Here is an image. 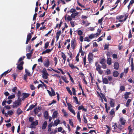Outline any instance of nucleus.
<instances>
[{"label":"nucleus","instance_id":"obj_33","mask_svg":"<svg viewBox=\"0 0 134 134\" xmlns=\"http://www.w3.org/2000/svg\"><path fill=\"white\" fill-rule=\"evenodd\" d=\"M125 90V88L124 86H121L120 87V90L121 91V92L124 91Z\"/></svg>","mask_w":134,"mask_h":134},{"label":"nucleus","instance_id":"obj_24","mask_svg":"<svg viewBox=\"0 0 134 134\" xmlns=\"http://www.w3.org/2000/svg\"><path fill=\"white\" fill-rule=\"evenodd\" d=\"M15 95L13 94L10 95L8 97V99H9L11 100L12 99L15 98Z\"/></svg>","mask_w":134,"mask_h":134},{"label":"nucleus","instance_id":"obj_38","mask_svg":"<svg viewBox=\"0 0 134 134\" xmlns=\"http://www.w3.org/2000/svg\"><path fill=\"white\" fill-rule=\"evenodd\" d=\"M31 53H27L26 54V55L27 58L28 59H30L32 56Z\"/></svg>","mask_w":134,"mask_h":134},{"label":"nucleus","instance_id":"obj_50","mask_svg":"<svg viewBox=\"0 0 134 134\" xmlns=\"http://www.w3.org/2000/svg\"><path fill=\"white\" fill-rule=\"evenodd\" d=\"M114 113L115 112L114 110L113 109L111 110L109 112L110 115L111 116L113 115Z\"/></svg>","mask_w":134,"mask_h":134},{"label":"nucleus","instance_id":"obj_37","mask_svg":"<svg viewBox=\"0 0 134 134\" xmlns=\"http://www.w3.org/2000/svg\"><path fill=\"white\" fill-rule=\"evenodd\" d=\"M51 91L52 92V95L51 96H54L55 95V92L54 91V90L53 89L52 87L51 88Z\"/></svg>","mask_w":134,"mask_h":134},{"label":"nucleus","instance_id":"obj_58","mask_svg":"<svg viewBox=\"0 0 134 134\" xmlns=\"http://www.w3.org/2000/svg\"><path fill=\"white\" fill-rule=\"evenodd\" d=\"M95 37V35L94 34H91L88 37L90 39H91L93 38H94Z\"/></svg>","mask_w":134,"mask_h":134},{"label":"nucleus","instance_id":"obj_4","mask_svg":"<svg viewBox=\"0 0 134 134\" xmlns=\"http://www.w3.org/2000/svg\"><path fill=\"white\" fill-rule=\"evenodd\" d=\"M76 42V41L75 39H72L71 41V47L73 49L75 48L76 47L75 44Z\"/></svg>","mask_w":134,"mask_h":134},{"label":"nucleus","instance_id":"obj_57","mask_svg":"<svg viewBox=\"0 0 134 134\" xmlns=\"http://www.w3.org/2000/svg\"><path fill=\"white\" fill-rule=\"evenodd\" d=\"M102 67L104 69H105L107 68V65L105 63L101 64Z\"/></svg>","mask_w":134,"mask_h":134},{"label":"nucleus","instance_id":"obj_63","mask_svg":"<svg viewBox=\"0 0 134 134\" xmlns=\"http://www.w3.org/2000/svg\"><path fill=\"white\" fill-rule=\"evenodd\" d=\"M34 111L35 114L37 115L38 114V112L39 111L37 108H35L34 109Z\"/></svg>","mask_w":134,"mask_h":134},{"label":"nucleus","instance_id":"obj_45","mask_svg":"<svg viewBox=\"0 0 134 134\" xmlns=\"http://www.w3.org/2000/svg\"><path fill=\"white\" fill-rule=\"evenodd\" d=\"M37 103H36L35 105L34 104H32L30 105L29 107V109L31 110H32L37 105Z\"/></svg>","mask_w":134,"mask_h":134},{"label":"nucleus","instance_id":"obj_60","mask_svg":"<svg viewBox=\"0 0 134 134\" xmlns=\"http://www.w3.org/2000/svg\"><path fill=\"white\" fill-rule=\"evenodd\" d=\"M76 12V10L74 8L71 9L69 11L70 12L72 13H75Z\"/></svg>","mask_w":134,"mask_h":134},{"label":"nucleus","instance_id":"obj_12","mask_svg":"<svg viewBox=\"0 0 134 134\" xmlns=\"http://www.w3.org/2000/svg\"><path fill=\"white\" fill-rule=\"evenodd\" d=\"M47 122L46 121H45L44 122L42 127V130H44L47 127Z\"/></svg>","mask_w":134,"mask_h":134},{"label":"nucleus","instance_id":"obj_29","mask_svg":"<svg viewBox=\"0 0 134 134\" xmlns=\"http://www.w3.org/2000/svg\"><path fill=\"white\" fill-rule=\"evenodd\" d=\"M105 73L107 75L110 74L111 73V71L109 69H107L105 72Z\"/></svg>","mask_w":134,"mask_h":134},{"label":"nucleus","instance_id":"obj_35","mask_svg":"<svg viewBox=\"0 0 134 134\" xmlns=\"http://www.w3.org/2000/svg\"><path fill=\"white\" fill-rule=\"evenodd\" d=\"M49 42L47 41L46 42L44 46V47L45 49H47V48L49 46Z\"/></svg>","mask_w":134,"mask_h":134},{"label":"nucleus","instance_id":"obj_34","mask_svg":"<svg viewBox=\"0 0 134 134\" xmlns=\"http://www.w3.org/2000/svg\"><path fill=\"white\" fill-rule=\"evenodd\" d=\"M25 74H26L27 75L29 76H31V74L29 70L26 69H25Z\"/></svg>","mask_w":134,"mask_h":134},{"label":"nucleus","instance_id":"obj_31","mask_svg":"<svg viewBox=\"0 0 134 134\" xmlns=\"http://www.w3.org/2000/svg\"><path fill=\"white\" fill-rule=\"evenodd\" d=\"M53 49V48L51 49H47L44 51L46 53H48L51 52Z\"/></svg>","mask_w":134,"mask_h":134},{"label":"nucleus","instance_id":"obj_18","mask_svg":"<svg viewBox=\"0 0 134 134\" xmlns=\"http://www.w3.org/2000/svg\"><path fill=\"white\" fill-rule=\"evenodd\" d=\"M119 73L117 71H114L113 72V75L114 77H117Z\"/></svg>","mask_w":134,"mask_h":134},{"label":"nucleus","instance_id":"obj_7","mask_svg":"<svg viewBox=\"0 0 134 134\" xmlns=\"http://www.w3.org/2000/svg\"><path fill=\"white\" fill-rule=\"evenodd\" d=\"M78 109L79 110H83L85 112H86L87 111V109L84 108L83 106L82 105L79 106L78 108Z\"/></svg>","mask_w":134,"mask_h":134},{"label":"nucleus","instance_id":"obj_23","mask_svg":"<svg viewBox=\"0 0 134 134\" xmlns=\"http://www.w3.org/2000/svg\"><path fill=\"white\" fill-rule=\"evenodd\" d=\"M60 121L59 119H57L55 120L54 121V124L55 126H57L60 122Z\"/></svg>","mask_w":134,"mask_h":134},{"label":"nucleus","instance_id":"obj_22","mask_svg":"<svg viewBox=\"0 0 134 134\" xmlns=\"http://www.w3.org/2000/svg\"><path fill=\"white\" fill-rule=\"evenodd\" d=\"M38 122L37 120H36L35 121H33L32 122L31 126L34 125L36 126L38 125Z\"/></svg>","mask_w":134,"mask_h":134},{"label":"nucleus","instance_id":"obj_27","mask_svg":"<svg viewBox=\"0 0 134 134\" xmlns=\"http://www.w3.org/2000/svg\"><path fill=\"white\" fill-rule=\"evenodd\" d=\"M23 97H24L25 98H27L29 97L30 95V94L29 93H22Z\"/></svg>","mask_w":134,"mask_h":134},{"label":"nucleus","instance_id":"obj_9","mask_svg":"<svg viewBox=\"0 0 134 134\" xmlns=\"http://www.w3.org/2000/svg\"><path fill=\"white\" fill-rule=\"evenodd\" d=\"M119 64L118 62H115L114 65V69L115 70L118 69L119 67Z\"/></svg>","mask_w":134,"mask_h":134},{"label":"nucleus","instance_id":"obj_5","mask_svg":"<svg viewBox=\"0 0 134 134\" xmlns=\"http://www.w3.org/2000/svg\"><path fill=\"white\" fill-rule=\"evenodd\" d=\"M50 63L48 59L46 60L45 62L43 63L44 65L46 67L48 68L49 65Z\"/></svg>","mask_w":134,"mask_h":134},{"label":"nucleus","instance_id":"obj_61","mask_svg":"<svg viewBox=\"0 0 134 134\" xmlns=\"http://www.w3.org/2000/svg\"><path fill=\"white\" fill-rule=\"evenodd\" d=\"M54 60L55 62V66L56 65L58 62V59L56 57H55L54 58Z\"/></svg>","mask_w":134,"mask_h":134},{"label":"nucleus","instance_id":"obj_46","mask_svg":"<svg viewBox=\"0 0 134 134\" xmlns=\"http://www.w3.org/2000/svg\"><path fill=\"white\" fill-rule=\"evenodd\" d=\"M77 34L78 35L80 36H81L83 34V32L81 30H79L77 32Z\"/></svg>","mask_w":134,"mask_h":134},{"label":"nucleus","instance_id":"obj_1","mask_svg":"<svg viewBox=\"0 0 134 134\" xmlns=\"http://www.w3.org/2000/svg\"><path fill=\"white\" fill-rule=\"evenodd\" d=\"M22 100L21 99H17L13 102V104L12 105L13 108H16L19 106L21 104Z\"/></svg>","mask_w":134,"mask_h":134},{"label":"nucleus","instance_id":"obj_44","mask_svg":"<svg viewBox=\"0 0 134 134\" xmlns=\"http://www.w3.org/2000/svg\"><path fill=\"white\" fill-rule=\"evenodd\" d=\"M83 60L84 65L85 66H86V55L83 57Z\"/></svg>","mask_w":134,"mask_h":134},{"label":"nucleus","instance_id":"obj_62","mask_svg":"<svg viewBox=\"0 0 134 134\" xmlns=\"http://www.w3.org/2000/svg\"><path fill=\"white\" fill-rule=\"evenodd\" d=\"M25 58V57L24 56L23 57H21L20 58L18 61V63H19V62H21L22 60H23Z\"/></svg>","mask_w":134,"mask_h":134},{"label":"nucleus","instance_id":"obj_6","mask_svg":"<svg viewBox=\"0 0 134 134\" xmlns=\"http://www.w3.org/2000/svg\"><path fill=\"white\" fill-rule=\"evenodd\" d=\"M119 121L121 123V125H125L126 123V120L122 117H121L120 118Z\"/></svg>","mask_w":134,"mask_h":134},{"label":"nucleus","instance_id":"obj_47","mask_svg":"<svg viewBox=\"0 0 134 134\" xmlns=\"http://www.w3.org/2000/svg\"><path fill=\"white\" fill-rule=\"evenodd\" d=\"M61 33V31L60 30L57 32L56 33V36L59 37Z\"/></svg>","mask_w":134,"mask_h":134},{"label":"nucleus","instance_id":"obj_8","mask_svg":"<svg viewBox=\"0 0 134 134\" xmlns=\"http://www.w3.org/2000/svg\"><path fill=\"white\" fill-rule=\"evenodd\" d=\"M111 107H114L115 106V102L114 100L112 99H110V100L109 103Z\"/></svg>","mask_w":134,"mask_h":134},{"label":"nucleus","instance_id":"obj_28","mask_svg":"<svg viewBox=\"0 0 134 134\" xmlns=\"http://www.w3.org/2000/svg\"><path fill=\"white\" fill-rule=\"evenodd\" d=\"M73 98L75 100V102L77 104H79V101L78 100V99L76 96H73Z\"/></svg>","mask_w":134,"mask_h":134},{"label":"nucleus","instance_id":"obj_36","mask_svg":"<svg viewBox=\"0 0 134 134\" xmlns=\"http://www.w3.org/2000/svg\"><path fill=\"white\" fill-rule=\"evenodd\" d=\"M16 68L19 70H22L23 69V66L19 65H18Z\"/></svg>","mask_w":134,"mask_h":134},{"label":"nucleus","instance_id":"obj_13","mask_svg":"<svg viewBox=\"0 0 134 134\" xmlns=\"http://www.w3.org/2000/svg\"><path fill=\"white\" fill-rule=\"evenodd\" d=\"M23 113V111L20 108H18L16 111V113L18 115L21 114Z\"/></svg>","mask_w":134,"mask_h":134},{"label":"nucleus","instance_id":"obj_54","mask_svg":"<svg viewBox=\"0 0 134 134\" xmlns=\"http://www.w3.org/2000/svg\"><path fill=\"white\" fill-rule=\"evenodd\" d=\"M83 121L85 123H87V121L85 115H83Z\"/></svg>","mask_w":134,"mask_h":134},{"label":"nucleus","instance_id":"obj_26","mask_svg":"<svg viewBox=\"0 0 134 134\" xmlns=\"http://www.w3.org/2000/svg\"><path fill=\"white\" fill-rule=\"evenodd\" d=\"M17 97H18V99H21V98H20V97L21 95V93L20 91H18V93L17 94Z\"/></svg>","mask_w":134,"mask_h":134},{"label":"nucleus","instance_id":"obj_42","mask_svg":"<svg viewBox=\"0 0 134 134\" xmlns=\"http://www.w3.org/2000/svg\"><path fill=\"white\" fill-rule=\"evenodd\" d=\"M69 110L72 113H73V114L74 115H75L76 114V113L74 111V110L71 108L69 109Z\"/></svg>","mask_w":134,"mask_h":134},{"label":"nucleus","instance_id":"obj_17","mask_svg":"<svg viewBox=\"0 0 134 134\" xmlns=\"http://www.w3.org/2000/svg\"><path fill=\"white\" fill-rule=\"evenodd\" d=\"M72 17H71V15H69L66 18V16H65V20H67L68 21H71L72 20Z\"/></svg>","mask_w":134,"mask_h":134},{"label":"nucleus","instance_id":"obj_19","mask_svg":"<svg viewBox=\"0 0 134 134\" xmlns=\"http://www.w3.org/2000/svg\"><path fill=\"white\" fill-rule=\"evenodd\" d=\"M77 119L79 120V122L80 123L81 122V119L80 117V113L79 111H78L77 113Z\"/></svg>","mask_w":134,"mask_h":134},{"label":"nucleus","instance_id":"obj_55","mask_svg":"<svg viewBox=\"0 0 134 134\" xmlns=\"http://www.w3.org/2000/svg\"><path fill=\"white\" fill-rule=\"evenodd\" d=\"M109 43H108V44H105L104 45V50L107 49L108 48H109Z\"/></svg>","mask_w":134,"mask_h":134},{"label":"nucleus","instance_id":"obj_32","mask_svg":"<svg viewBox=\"0 0 134 134\" xmlns=\"http://www.w3.org/2000/svg\"><path fill=\"white\" fill-rule=\"evenodd\" d=\"M33 32H32L31 33H29V34L27 35V39L30 40L32 37L31 34H33Z\"/></svg>","mask_w":134,"mask_h":134},{"label":"nucleus","instance_id":"obj_56","mask_svg":"<svg viewBox=\"0 0 134 134\" xmlns=\"http://www.w3.org/2000/svg\"><path fill=\"white\" fill-rule=\"evenodd\" d=\"M112 127H113V129H114V130H115L116 129V127H118L117 125V124L116 123H114V125H113L112 126Z\"/></svg>","mask_w":134,"mask_h":134},{"label":"nucleus","instance_id":"obj_48","mask_svg":"<svg viewBox=\"0 0 134 134\" xmlns=\"http://www.w3.org/2000/svg\"><path fill=\"white\" fill-rule=\"evenodd\" d=\"M124 16L121 15L120 16H117L116 17V19L118 20H120L121 19L123 18Z\"/></svg>","mask_w":134,"mask_h":134},{"label":"nucleus","instance_id":"obj_41","mask_svg":"<svg viewBox=\"0 0 134 134\" xmlns=\"http://www.w3.org/2000/svg\"><path fill=\"white\" fill-rule=\"evenodd\" d=\"M66 88L68 92L70 94L71 96L72 95V93L71 91L70 90V88L69 87H66Z\"/></svg>","mask_w":134,"mask_h":134},{"label":"nucleus","instance_id":"obj_25","mask_svg":"<svg viewBox=\"0 0 134 134\" xmlns=\"http://www.w3.org/2000/svg\"><path fill=\"white\" fill-rule=\"evenodd\" d=\"M61 79L66 83H68L69 82V81H68L66 77H64L63 76H61Z\"/></svg>","mask_w":134,"mask_h":134},{"label":"nucleus","instance_id":"obj_52","mask_svg":"<svg viewBox=\"0 0 134 134\" xmlns=\"http://www.w3.org/2000/svg\"><path fill=\"white\" fill-rule=\"evenodd\" d=\"M30 87L31 90H34L35 89V87L32 85H30Z\"/></svg>","mask_w":134,"mask_h":134},{"label":"nucleus","instance_id":"obj_3","mask_svg":"<svg viewBox=\"0 0 134 134\" xmlns=\"http://www.w3.org/2000/svg\"><path fill=\"white\" fill-rule=\"evenodd\" d=\"M88 60L89 64H91L93 59V54L92 53H90L88 55Z\"/></svg>","mask_w":134,"mask_h":134},{"label":"nucleus","instance_id":"obj_21","mask_svg":"<svg viewBox=\"0 0 134 134\" xmlns=\"http://www.w3.org/2000/svg\"><path fill=\"white\" fill-rule=\"evenodd\" d=\"M58 112L57 111H55L53 113L52 117L53 119L57 117L58 114Z\"/></svg>","mask_w":134,"mask_h":134},{"label":"nucleus","instance_id":"obj_15","mask_svg":"<svg viewBox=\"0 0 134 134\" xmlns=\"http://www.w3.org/2000/svg\"><path fill=\"white\" fill-rule=\"evenodd\" d=\"M61 54L62 57L63 58L64 61H65L66 57V55L65 54V53L63 52H61Z\"/></svg>","mask_w":134,"mask_h":134},{"label":"nucleus","instance_id":"obj_10","mask_svg":"<svg viewBox=\"0 0 134 134\" xmlns=\"http://www.w3.org/2000/svg\"><path fill=\"white\" fill-rule=\"evenodd\" d=\"M118 126H119L117 127L116 132L118 133H120L121 132L122 129L121 128V125H119Z\"/></svg>","mask_w":134,"mask_h":134},{"label":"nucleus","instance_id":"obj_49","mask_svg":"<svg viewBox=\"0 0 134 134\" xmlns=\"http://www.w3.org/2000/svg\"><path fill=\"white\" fill-rule=\"evenodd\" d=\"M101 95L102 96V97H103L104 100L106 102H107V99L106 98L105 95L102 93H100Z\"/></svg>","mask_w":134,"mask_h":134},{"label":"nucleus","instance_id":"obj_59","mask_svg":"<svg viewBox=\"0 0 134 134\" xmlns=\"http://www.w3.org/2000/svg\"><path fill=\"white\" fill-rule=\"evenodd\" d=\"M62 111L63 113L64 116H65L67 115V112L65 111L64 109H62Z\"/></svg>","mask_w":134,"mask_h":134},{"label":"nucleus","instance_id":"obj_39","mask_svg":"<svg viewBox=\"0 0 134 134\" xmlns=\"http://www.w3.org/2000/svg\"><path fill=\"white\" fill-rule=\"evenodd\" d=\"M132 37V35L131 34V30L130 29L129 30V34L128 35V38H131Z\"/></svg>","mask_w":134,"mask_h":134},{"label":"nucleus","instance_id":"obj_16","mask_svg":"<svg viewBox=\"0 0 134 134\" xmlns=\"http://www.w3.org/2000/svg\"><path fill=\"white\" fill-rule=\"evenodd\" d=\"M44 117L45 119L47 120L48 119V112L47 111H45L44 112Z\"/></svg>","mask_w":134,"mask_h":134},{"label":"nucleus","instance_id":"obj_14","mask_svg":"<svg viewBox=\"0 0 134 134\" xmlns=\"http://www.w3.org/2000/svg\"><path fill=\"white\" fill-rule=\"evenodd\" d=\"M102 82L106 84H108L109 83L108 79L106 77L103 78Z\"/></svg>","mask_w":134,"mask_h":134},{"label":"nucleus","instance_id":"obj_43","mask_svg":"<svg viewBox=\"0 0 134 134\" xmlns=\"http://www.w3.org/2000/svg\"><path fill=\"white\" fill-rule=\"evenodd\" d=\"M129 13H126V14H125V15H124L125 18L123 20V21H125L126 20V19H127L128 18V17L129 16Z\"/></svg>","mask_w":134,"mask_h":134},{"label":"nucleus","instance_id":"obj_64","mask_svg":"<svg viewBox=\"0 0 134 134\" xmlns=\"http://www.w3.org/2000/svg\"><path fill=\"white\" fill-rule=\"evenodd\" d=\"M130 93L129 92H127L126 93V94H125V98L126 99H127L129 97L128 95Z\"/></svg>","mask_w":134,"mask_h":134},{"label":"nucleus","instance_id":"obj_30","mask_svg":"<svg viewBox=\"0 0 134 134\" xmlns=\"http://www.w3.org/2000/svg\"><path fill=\"white\" fill-rule=\"evenodd\" d=\"M107 63L108 65H110L111 63V60L110 58H108L107 60Z\"/></svg>","mask_w":134,"mask_h":134},{"label":"nucleus","instance_id":"obj_20","mask_svg":"<svg viewBox=\"0 0 134 134\" xmlns=\"http://www.w3.org/2000/svg\"><path fill=\"white\" fill-rule=\"evenodd\" d=\"M69 64V66L71 67L72 69H73L74 68L78 70L79 69V68L77 67L76 66H75L74 65L72 64Z\"/></svg>","mask_w":134,"mask_h":134},{"label":"nucleus","instance_id":"obj_40","mask_svg":"<svg viewBox=\"0 0 134 134\" xmlns=\"http://www.w3.org/2000/svg\"><path fill=\"white\" fill-rule=\"evenodd\" d=\"M131 100L130 99H129L127 100L126 103V107H128L130 103L131 102Z\"/></svg>","mask_w":134,"mask_h":134},{"label":"nucleus","instance_id":"obj_11","mask_svg":"<svg viewBox=\"0 0 134 134\" xmlns=\"http://www.w3.org/2000/svg\"><path fill=\"white\" fill-rule=\"evenodd\" d=\"M95 66L96 67V70H98L99 69H101V66L99 64H98V62L96 63Z\"/></svg>","mask_w":134,"mask_h":134},{"label":"nucleus","instance_id":"obj_51","mask_svg":"<svg viewBox=\"0 0 134 134\" xmlns=\"http://www.w3.org/2000/svg\"><path fill=\"white\" fill-rule=\"evenodd\" d=\"M69 122L70 125L72 127H74V124L72 121V119H70L69 120Z\"/></svg>","mask_w":134,"mask_h":134},{"label":"nucleus","instance_id":"obj_53","mask_svg":"<svg viewBox=\"0 0 134 134\" xmlns=\"http://www.w3.org/2000/svg\"><path fill=\"white\" fill-rule=\"evenodd\" d=\"M105 59L104 58H102L100 60V64H102L103 63H104L105 62Z\"/></svg>","mask_w":134,"mask_h":134},{"label":"nucleus","instance_id":"obj_2","mask_svg":"<svg viewBox=\"0 0 134 134\" xmlns=\"http://www.w3.org/2000/svg\"><path fill=\"white\" fill-rule=\"evenodd\" d=\"M41 72L43 74V77L45 79H47L48 78V76L49 75L48 73H47L46 68H43Z\"/></svg>","mask_w":134,"mask_h":134}]
</instances>
